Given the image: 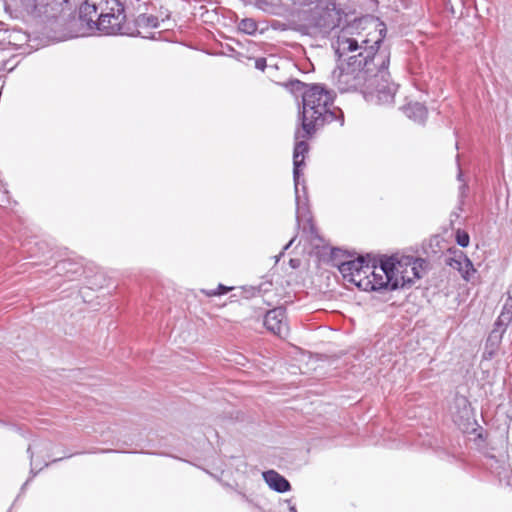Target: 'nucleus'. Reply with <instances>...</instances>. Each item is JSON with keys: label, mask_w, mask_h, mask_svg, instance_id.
I'll return each mask as SVG.
<instances>
[{"label": "nucleus", "mask_w": 512, "mask_h": 512, "mask_svg": "<svg viewBox=\"0 0 512 512\" xmlns=\"http://www.w3.org/2000/svg\"><path fill=\"white\" fill-rule=\"evenodd\" d=\"M49 465L48 462H45L44 466L43 467H47Z\"/></svg>", "instance_id": "nucleus-30"}, {"label": "nucleus", "mask_w": 512, "mask_h": 512, "mask_svg": "<svg viewBox=\"0 0 512 512\" xmlns=\"http://www.w3.org/2000/svg\"><path fill=\"white\" fill-rule=\"evenodd\" d=\"M109 7L103 14L101 21L98 22L97 30L103 35H123L126 34V14L125 7L119 0H108Z\"/></svg>", "instance_id": "nucleus-6"}, {"label": "nucleus", "mask_w": 512, "mask_h": 512, "mask_svg": "<svg viewBox=\"0 0 512 512\" xmlns=\"http://www.w3.org/2000/svg\"><path fill=\"white\" fill-rule=\"evenodd\" d=\"M451 414L455 424L466 426L473 418L471 404L467 397L456 394L451 406Z\"/></svg>", "instance_id": "nucleus-12"}, {"label": "nucleus", "mask_w": 512, "mask_h": 512, "mask_svg": "<svg viewBox=\"0 0 512 512\" xmlns=\"http://www.w3.org/2000/svg\"><path fill=\"white\" fill-rule=\"evenodd\" d=\"M72 455H73V454L67 455V456L62 457V458L53 459V460H52V463H54V462H58V461L62 460L63 458H69V457H71Z\"/></svg>", "instance_id": "nucleus-29"}, {"label": "nucleus", "mask_w": 512, "mask_h": 512, "mask_svg": "<svg viewBox=\"0 0 512 512\" xmlns=\"http://www.w3.org/2000/svg\"><path fill=\"white\" fill-rule=\"evenodd\" d=\"M296 239V236H294L284 247H283V250L282 252L280 253L279 257L282 256L284 254V252L286 250H288L290 248V246L293 244V242L295 241Z\"/></svg>", "instance_id": "nucleus-24"}, {"label": "nucleus", "mask_w": 512, "mask_h": 512, "mask_svg": "<svg viewBox=\"0 0 512 512\" xmlns=\"http://www.w3.org/2000/svg\"><path fill=\"white\" fill-rule=\"evenodd\" d=\"M462 177H463V173H462V171L459 169V172H458V174H457V179H458L459 181H463Z\"/></svg>", "instance_id": "nucleus-28"}, {"label": "nucleus", "mask_w": 512, "mask_h": 512, "mask_svg": "<svg viewBox=\"0 0 512 512\" xmlns=\"http://www.w3.org/2000/svg\"><path fill=\"white\" fill-rule=\"evenodd\" d=\"M338 270L344 280L354 284L360 289L359 279L362 281L363 276L370 272V264L364 257L343 261L337 264Z\"/></svg>", "instance_id": "nucleus-9"}, {"label": "nucleus", "mask_w": 512, "mask_h": 512, "mask_svg": "<svg viewBox=\"0 0 512 512\" xmlns=\"http://www.w3.org/2000/svg\"><path fill=\"white\" fill-rule=\"evenodd\" d=\"M108 7V0H85L79 8V21L81 26L87 31H96L98 22L101 21Z\"/></svg>", "instance_id": "nucleus-8"}, {"label": "nucleus", "mask_w": 512, "mask_h": 512, "mask_svg": "<svg viewBox=\"0 0 512 512\" xmlns=\"http://www.w3.org/2000/svg\"><path fill=\"white\" fill-rule=\"evenodd\" d=\"M309 85L303 83L302 81L300 80H291L288 84H287V87L290 88V90L292 92H302L307 89Z\"/></svg>", "instance_id": "nucleus-22"}, {"label": "nucleus", "mask_w": 512, "mask_h": 512, "mask_svg": "<svg viewBox=\"0 0 512 512\" xmlns=\"http://www.w3.org/2000/svg\"><path fill=\"white\" fill-rule=\"evenodd\" d=\"M467 189H468V187H467V185H466V184H462V185L460 186L459 190H460V196H461V197H463V196H464V194H465V192H466V190H467Z\"/></svg>", "instance_id": "nucleus-26"}, {"label": "nucleus", "mask_w": 512, "mask_h": 512, "mask_svg": "<svg viewBox=\"0 0 512 512\" xmlns=\"http://www.w3.org/2000/svg\"><path fill=\"white\" fill-rule=\"evenodd\" d=\"M401 110L409 119L418 124H424L427 119L428 110L426 106L420 102L410 101L403 105Z\"/></svg>", "instance_id": "nucleus-17"}, {"label": "nucleus", "mask_w": 512, "mask_h": 512, "mask_svg": "<svg viewBox=\"0 0 512 512\" xmlns=\"http://www.w3.org/2000/svg\"><path fill=\"white\" fill-rule=\"evenodd\" d=\"M254 65H255L256 69H258L260 71H264L267 66L266 58H264V57L256 58Z\"/></svg>", "instance_id": "nucleus-23"}, {"label": "nucleus", "mask_w": 512, "mask_h": 512, "mask_svg": "<svg viewBox=\"0 0 512 512\" xmlns=\"http://www.w3.org/2000/svg\"><path fill=\"white\" fill-rule=\"evenodd\" d=\"M382 37H378L373 44L370 40L346 37L339 35L335 54L338 64L332 71L331 79L339 92H361L367 84L368 75L374 72L376 54L380 50Z\"/></svg>", "instance_id": "nucleus-2"}, {"label": "nucleus", "mask_w": 512, "mask_h": 512, "mask_svg": "<svg viewBox=\"0 0 512 512\" xmlns=\"http://www.w3.org/2000/svg\"><path fill=\"white\" fill-rule=\"evenodd\" d=\"M446 263L451 268L456 269L466 281L470 279L471 274L476 272L472 261L462 251L449 258Z\"/></svg>", "instance_id": "nucleus-14"}, {"label": "nucleus", "mask_w": 512, "mask_h": 512, "mask_svg": "<svg viewBox=\"0 0 512 512\" xmlns=\"http://www.w3.org/2000/svg\"><path fill=\"white\" fill-rule=\"evenodd\" d=\"M373 73L368 75L363 96L367 102L376 105H391L397 91V85L390 80L388 71L390 52L387 49L379 50L375 56Z\"/></svg>", "instance_id": "nucleus-3"}, {"label": "nucleus", "mask_w": 512, "mask_h": 512, "mask_svg": "<svg viewBox=\"0 0 512 512\" xmlns=\"http://www.w3.org/2000/svg\"><path fill=\"white\" fill-rule=\"evenodd\" d=\"M393 277L396 278L399 288L411 287L416 279H420L427 268V261L413 256H393Z\"/></svg>", "instance_id": "nucleus-5"}, {"label": "nucleus", "mask_w": 512, "mask_h": 512, "mask_svg": "<svg viewBox=\"0 0 512 512\" xmlns=\"http://www.w3.org/2000/svg\"><path fill=\"white\" fill-rule=\"evenodd\" d=\"M76 265L71 263L69 260H62L56 264L55 270L57 274L64 273V276L68 280H72V277L68 275L69 273L78 274L80 271L79 267H75Z\"/></svg>", "instance_id": "nucleus-18"}, {"label": "nucleus", "mask_w": 512, "mask_h": 512, "mask_svg": "<svg viewBox=\"0 0 512 512\" xmlns=\"http://www.w3.org/2000/svg\"><path fill=\"white\" fill-rule=\"evenodd\" d=\"M263 479L270 489L278 493H285L291 490L290 482L275 470L263 472Z\"/></svg>", "instance_id": "nucleus-16"}, {"label": "nucleus", "mask_w": 512, "mask_h": 512, "mask_svg": "<svg viewBox=\"0 0 512 512\" xmlns=\"http://www.w3.org/2000/svg\"><path fill=\"white\" fill-rule=\"evenodd\" d=\"M455 239H456V243L460 246V247H467L470 243V236L467 232L463 231V230H460L458 229L456 231V235H455Z\"/></svg>", "instance_id": "nucleus-21"}, {"label": "nucleus", "mask_w": 512, "mask_h": 512, "mask_svg": "<svg viewBox=\"0 0 512 512\" xmlns=\"http://www.w3.org/2000/svg\"><path fill=\"white\" fill-rule=\"evenodd\" d=\"M68 4V0H23V10L35 19L48 22L56 19Z\"/></svg>", "instance_id": "nucleus-7"}, {"label": "nucleus", "mask_w": 512, "mask_h": 512, "mask_svg": "<svg viewBox=\"0 0 512 512\" xmlns=\"http://www.w3.org/2000/svg\"><path fill=\"white\" fill-rule=\"evenodd\" d=\"M239 31L252 35L257 31V24L251 18H244L238 23Z\"/></svg>", "instance_id": "nucleus-19"}, {"label": "nucleus", "mask_w": 512, "mask_h": 512, "mask_svg": "<svg viewBox=\"0 0 512 512\" xmlns=\"http://www.w3.org/2000/svg\"><path fill=\"white\" fill-rule=\"evenodd\" d=\"M49 443L46 441L41 440H34L31 444H29L27 448V452L30 456V474L31 476L27 479V481L22 485L21 492H23L29 482L32 480L33 477L37 475L39 471L42 470L43 467H40L38 470L36 469L38 467V464L36 460L34 459V453H42L44 450H48Z\"/></svg>", "instance_id": "nucleus-15"}, {"label": "nucleus", "mask_w": 512, "mask_h": 512, "mask_svg": "<svg viewBox=\"0 0 512 512\" xmlns=\"http://www.w3.org/2000/svg\"><path fill=\"white\" fill-rule=\"evenodd\" d=\"M393 256L380 260L379 266L370 265V272L359 279L360 289L363 291H394L399 288L396 278L393 277Z\"/></svg>", "instance_id": "nucleus-4"}, {"label": "nucleus", "mask_w": 512, "mask_h": 512, "mask_svg": "<svg viewBox=\"0 0 512 512\" xmlns=\"http://www.w3.org/2000/svg\"><path fill=\"white\" fill-rule=\"evenodd\" d=\"M0 423H2V421H0Z\"/></svg>", "instance_id": "nucleus-31"}, {"label": "nucleus", "mask_w": 512, "mask_h": 512, "mask_svg": "<svg viewBox=\"0 0 512 512\" xmlns=\"http://www.w3.org/2000/svg\"><path fill=\"white\" fill-rule=\"evenodd\" d=\"M267 330L279 337H285L289 328L287 324L286 309L283 306L275 307L266 312L263 321Z\"/></svg>", "instance_id": "nucleus-10"}, {"label": "nucleus", "mask_w": 512, "mask_h": 512, "mask_svg": "<svg viewBox=\"0 0 512 512\" xmlns=\"http://www.w3.org/2000/svg\"><path fill=\"white\" fill-rule=\"evenodd\" d=\"M289 504V512H298L296 506L291 504V500L286 501Z\"/></svg>", "instance_id": "nucleus-27"}, {"label": "nucleus", "mask_w": 512, "mask_h": 512, "mask_svg": "<svg viewBox=\"0 0 512 512\" xmlns=\"http://www.w3.org/2000/svg\"><path fill=\"white\" fill-rule=\"evenodd\" d=\"M238 494L241 496V498H242L244 501H246V502H248V503H252V500H251V499H250V498H249L245 493H243V492H238Z\"/></svg>", "instance_id": "nucleus-25"}, {"label": "nucleus", "mask_w": 512, "mask_h": 512, "mask_svg": "<svg viewBox=\"0 0 512 512\" xmlns=\"http://www.w3.org/2000/svg\"><path fill=\"white\" fill-rule=\"evenodd\" d=\"M486 459L485 466L490 473L498 478L500 484L512 488V470L505 457L499 459L494 455H488Z\"/></svg>", "instance_id": "nucleus-11"}, {"label": "nucleus", "mask_w": 512, "mask_h": 512, "mask_svg": "<svg viewBox=\"0 0 512 512\" xmlns=\"http://www.w3.org/2000/svg\"><path fill=\"white\" fill-rule=\"evenodd\" d=\"M512 322V296H508L505 300L501 313L498 316L497 320L494 324V329L491 333V336L494 337L498 334V337L501 338L502 335L506 332L508 326Z\"/></svg>", "instance_id": "nucleus-13"}, {"label": "nucleus", "mask_w": 512, "mask_h": 512, "mask_svg": "<svg viewBox=\"0 0 512 512\" xmlns=\"http://www.w3.org/2000/svg\"><path fill=\"white\" fill-rule=\"evenodd\" d=\"M334 93L322 84H310L302 93V109L299 112L300 129L295 132L296 143L293 151V181L295 188L296 220L308 213V195L305 181L302 178L305 154L309 147L300 138H310L316 130L327 123L338 121L344 125V114L341 109L333 107Z\"/></svg>", "instance_id": "nucleus-1"}, {"label": "nucleus", "mask_w": 512, "mask_h": 512, "mask_svg": "<svg viewBox=\"0 0 512 512\" xmlns=\"http://www.w3.org/2000/svg\"><path fill=\"white\" fill-rule=\"evenodd\" d=\"M231 289H232L231 287L225 286L223 284H219L216 289H210V290L202 289L201 292L208 297H212V296L224 295Z\"/></svg>", "instance_id": "nucleus-20"}]
</instances>
